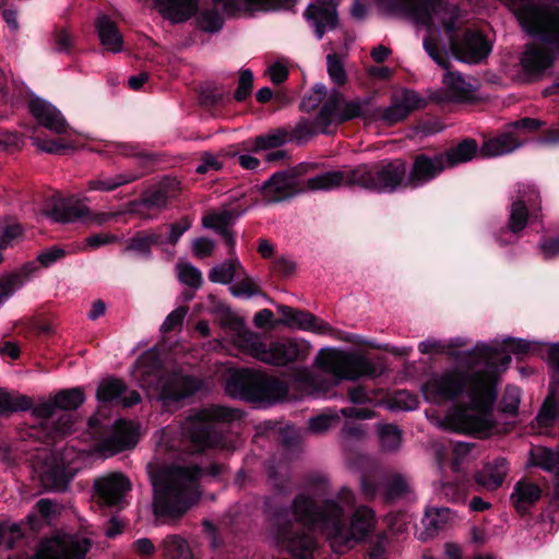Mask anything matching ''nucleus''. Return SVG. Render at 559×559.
<instances>
[{
  "instance_id": "nucleus-1",
  "label": "nucleus",
  "mask_w": 559,
  "mask_h": 559,
  "mask_svg": "<svg viewBox=\"0 0 559 559\" xmlns=\"http://www.w3.org/2000/svg\"><path fill=\"white\" fill-rule=\"evenodd\" d=\"M468 370L484 365L477 371L452 369L430 378L423 386L427 400L440 403L455 401L464 391L471 400V413L465 408L456 409L445 418L448 428L456 433L486 439L496 427L491 419L498 396L499 368L506 369L511 362L509 353L477 343L471 350L451 353Z\"/></svg>"
},
{
  "instance_id": "nucleus-2",
  "label": "nucleus",
  "mask_w": 559,
  "mask_h": 559,
  "mask_svg": "<svg viewBox=\"0 0 559 559\" xmlns=\"http://www.w3.org/2000/svg\"><path fill=\"white\" fill-rule=\"evenodd\" d=\"M344 515V508L334 499H325L319 504L311 496L298 493L290 508L278 507L273 511L271 526L278 544L296 558L313 557L318 547L313 531L326 536L333 552L343 555L355 543L364 540L374 525V512L368 507L355 510L348 531Z\"/></svg>"
},
{
  "instance_id": "nucleus-3",
  "label": "nucleus",
  "mask_w": 559,
  "mask_h": 559,
  "mask_svg": "<svg viewBox=\"0 0 559 559\" xmlns=\"http://www.w3.org/2000/svg\"><path fill=\"white\" fill-rule=\"evenodd\" d=\"M391 12L402 13L413 19L417 25L426 27L428 35L437 37L440 28L436 19L442 25L449 40L450 51L457 61L478 64L488 58L492 45L485 35L472 28L462 31L457 27L459 9L443 0H379Z\"/></svg>"
},
{
  "instance_id": "nucleus-4",
  "label": "nucleus",
  "mask_w": 559,
  "mask_h": 559,
  "mask_svg": "<svg viewBox=\"0 0 559 559\" xmlns=\"http://www.w3.org/2000/svg\"><path fill=\"white\" fill-rule=\"evenodd\" d=\"M521 28L538 41L527 43L520 57L523 74L540 80L559 60V5L524 3L514 9Z\"/></svg>"
},
{
  "instance_id": "nucleus-5",
  "label": "nucleus",
  "mask_w": 559,
  "mask_h": 559,
  "mask_svg": "<svg viewBox=\"0 0 559 559\" xmlns=\"http://www.w3.org/2000/svg\"><path fill=\"white\" fill-rule=\"evenodd\" d=\"M224 466L213 463L205 468L169 466L150 473L153 487V511L158 518H181L199 499L197 481L204 475L219 476Z\"/></svg>"
},
{
  "instance_id": "nucleus-6",
  "label": "nucleus",
  "mask_w": 559,
  "mask_h": 559,
  "mask_svg": "<svg viewBox=\"0 0 559 559\" xmlns=\"http://www.w3.org/2000/svg\"><path fill=\"white\" fill-rule=\"evenodd\" d=\"M407 163L403 158L383 159L356 167L330 170L307 180L308 190H332L357 186L376 193L395 192L406 182Z\"/></svg>"
},
{
  "instance_id": "nucleus-7",
  "label": "nucleus",
  "mask_w": 559,
  "mask_h": 559,
  "mask_svg": "<svg viewBox=\"0 0 559 559\" xmlns=\"http://www.w3.org/2000/svg\"><path fill=\"white\" fill-rule=\"evenodd\" d=\"M84 402V389L74 386L61 389L49 399L34 404L33 416L40 423L38 427H32L29 435L48 443L70 433L75 424L71 412L76 411Z\"/></svg>"
},
{
  "instance_id": "nucleus-8",
  "label": "nucleus",
  "mask_w": 559,
  "mask_h": 559,
  "mask_svg": "<svg viewBox=\"0 0 559 559\" xmlns=\"http://www.w3.org/2000/svg\"><path fill=\"white\" fill-rule=\"evenodd\" d=\"M236 411L224 406H212L193 411L181 426V444L190 453H203L222 447V425L236 419Z\"/></svg>"
},
{
  "instance_id": "nucleus-9",
  "label": "nucleus",
  "mask_w": 559,
  "mask_h": 559,
  "mask_svg": "<svg viewBox=\"0 0 559 559\" xmlns=\"http://www.w3.org/2000/svg\"><path fill=\"white\" fill-rule=\"evenodd\" d=\"M138 362L151 376L150 388L164 407H169L192 396L201 388V381L194 376L183 374L180 370H166L154 349L143 353Z\"/></svg>"
},
{
  "instance_id": "nucleus-10",
  "label": "nucleus",
  "mask_w": 559,
  "mask_h": 559,
  "mask_svg": "<svg viewBox=\"0 0 559 559\" xmlns=\"http://www.w3.org/2000/svg\"><path fill=\"white\" fill-rule=\"evenodd\" d=\"M364 117L362 104L359 99L346 102L343 93L333 88L322 104L319 112L311 122L300 118L294 129L289 127V142H301L317 133L330 134V127L343 124L356 118Z\"/></svg>"
},
{
  "instance_id": "nucleus-11",
  "label": "nucleus",
  "mask_w": 559,
  "mask_h": 559,
  "mask_svg": "<svg viewBox=\"0 0 559 559\" xmlns=\"http://www.w3.org/2000/svg\"><path fill=\"white\" fill-rule=\"evenodd\" d=\"M226 391L246 402L275 404L287 399L286 381L251 368H240L230 373Z\"/></svg>"
},
{
  "instance_id": "nucleus-12",
  "label": "nucleus",
  "mask_w": 559,
  "mask_h": 559,
  "mask_svg": "<svg viewBox=\"0 0 559 559\" xmlns=\"http://www.w3.org/2000/svg\"><path fill=\"white\" fill-rule=\"evenodd\" d=\"M539 192L533 186L521 185L516 195L511 197L510 213L507 226L496 234L495 239L499 246L504 247L515 241L527 226L530 218H537V212L542 210Z\"/></svg>"
},
{
  "instance_id": "nucleus-13",
  "label": "nucleus",
  "mask_w": 559,
  "mask_h": 559,
  "mask_svg": "<svg viewBox=\"0 0 559 559\" xmlns=\"http://www.w3.org/2000/svg\"><path fill=\"white\" fill-rule=\"evenodd\" d=\"M317 364L321 369L334 372L341 379L353 381L361 377H379L382 373L381 366L359 353L321 349Z\"/></svg>"
},
{
  "instance_id": "nucleus-14",
  "label": "nucleus",
  "mask_w": 559,
  "mask_h": 559,
  "mask_svg": "<svg viewBox=\"0 0 559 559\" xmlns=\"http://www.w3.org/2000/svg\"><path fill=\"white\" fill-rule=\"evenodd\" d=\"M253 357L262 362L273 366H287L295 361H302L308 356L309 347L299 344L296 340L282 338L270 344L254 341L250 345Z\"/></svg>"
},
{
  "instance_id": "nucleus-15",
  "label": "nucleus",
  "mask_w": 559,
  "mask_h": 559,
  "mask_svg": "<svg viewBox=\"0 0 559 559\" xmlns=\"http://www.w3.org/2000/svg\"><path fill=\"white\" fill-rule=\"evenodd\" d=\"M427 55L442 69L447 70L443 75V83L456 100H466L472 94V85L467 83L457 71H451V61L445 45L438 43V39L426 36L423 41Z\"/></svg>"
},
{
  "instance_id": "nucleus-16",
  "label": "nucleus",
  "mask_w": 559,
  "mask_h": 559,
  "mask_svg": "<svg viewBox=\"0 0 559 559\" xmlns=\"http://www.w3.org/2000/svg\"><path fill=\"white\" fill-rule=\"evenodd\" d=\"M412 164L408 173L406 171L405 186L411 188L423 187L436 178L444 170L445 164L439 151L426 150L411 155Z\"/></svg>"
},
{
  "instance_id": "nucleus-17",
  "label": "nucleus",
  "mask_w": 559,
  "mask_h": 559,
  "mask_svg": "<svg viewBox=\"0 0 559 559\" xmlns=\"http://www.w3.org/2000/svg\"><path fill=\"white\" fill-rule=\"evenodd\" d=\"M93 490L100 504L121 510L126 504V495L131 490V483L122 474H110L95 479Z\"/></svg>"
},
{
  "instance_id": "nucleus-18",
  "label": "nucleus",
  "mask_w": 559,
  "mask_h": 559,
  "mask_svg": "<svg viewBox=\"0 0 559 559\" xmlns=\"http://www.w3.org/2000/svg\"><path fill=\"white\" fill-rule=\"evenodd\" d=\"M48 215L57 223H73L80 219L104 225L118 216V213L98 212L93 213L87 206L79 204H69L63 201L55 203L49 210Z\"/></svg>"
},
{
  "instance_id": "nucleus-19",
  "label": "nucleus",
  "mask_w": 559,
  "mask_h": 559,
  "mask_svg": "<svg viewBox=\"0 0 559 559\" xmlns=\"http://www.w3.org/2000/svg\"><path fill=\"white\" fill-rule=\"evenodd\" d=\"M337 0H317L310 3L304 12L307 22L314 28L318 39L326 31L335 29L338 25Z\"/></svg>"
},
{
  "instance_id": "nucleus-20",
  "label": "nucleus",
  "mask_w": 559,
  "mask_h": 559,
  "mask_svg": "<svg viewBox=\"0 0 559 559\" xmlns=\"http://www.w3.org/2000/svg\"><path fill=\"white\" fill-rule=\"evenodd\" d=\"M276 308L282 316L277 321L278 324L319 334H326L332 331V326L328 322L309 311L295 309L286 305H276Z\"/></svg>"
},
{
  "instance_id": "nucleus-21",
  "label": "nucleus",
  "mask_w": 559,
  "mask_h": 559,
  "mask_svg": "<svg viewBox=\"0 0 559 559\" xmlns=\"http://www.w3.org/2000/svg\"><path fill=\"white\" fill-rule=\"evenodd\" d=\"M75 475L66 461L56 454H51L44 461L43 471L40 472V481L47 490L64 491Z\"/></svg>"
},
{
  "instance_id": "nucleus-22",
  "label": "nucleus",
  "mask_w": 559,
  "mask_h": 559,
  "mask_svg": "<svg viewBox=\"0 0 559 559\" xmlns=\"http://www.w3.org/2000/svg\"><path fill=\"white\" fill-rule=\"evenodd\" d=\"M91 549L87 538L74 539L69 543L47 542L43 544L31 559H84Z\"/></svg>"
},
{
  "instance_id": "nucleus-23",
  "label": "nucleus",
  "mask_w": 559,
  "mask_h": 559,
  "mask_svg": "<svg viewBox=\"0 0 559 559\" xmlns=\"http://www.w3.org/2000/svg\"><path fill=\"white\" fill-rule=\"evenodd\" d=\"M421 104L423 99L416 92L403 90L401 97L393 99L389 107L377 110V118L388 126H393L406 119Z\"/></svg>"
},
{
  "instance_id": "nucleus-24",
  "label": "nucleus",
  "mask_w": 559,
  "mask_h": 559,
  "mask_svg": "<svg viewBox=\"0 0 559 559\" xmlns=\"http://www.w3.org/2000/svg\"><path fill=\"white\" fill-rule=\"evenodd\" d=\"M28 109L32 116L44 128L57 133L63 134L68 130V122L61 111L49 102L33 97L28 103Z\"/></svg>"
},
{
  "instance_id": "nucleus-25",
  "label": "nucleus",
  "mask_w": 559,
  "mask_h": 559,
  "mask_svg": "<svg viewBox=\"0 0 559 559\" xmlns=\"http://www.w3.org/2000/svg\"><path fill=\"white\" fill-rule=\"evenodd\" d=\"M165 243V238L159 228H147L135 231L126 240L123 253H132L133 257L148 261L153 258L152 248Z\"/></svg>"
},
{
  "instance_id": "nucleus-26",
  "label": "nucleus",
  "mask_w": 559,
  "mask_h": 559,
  "mask_svg": "<svg viewBox=\"0 0 559 559\" xmlns=\"http://www.w3.org/2000/svg\"><path fill=\"white\" fill-rule=\"evenodd\" d=\"M302 189L286 171L273 174L262 186V192L270 202H281L295 197Z\"/></svg>"
},
{
  "instance_id": "nucleus-27",
  "label": "nucleus",
  "mask_w": 559,
  "mask_h": 559,
  "mask_svg": "<svg viewBox=\"0 0 559 559\" xmlns=\"http://www.w3.org/2000/svg\"><path fill=\"white\" fill-rule=\"evenodd\" d=\"M542 488L526 478L519 479L513 487L510 501L515 511L525 516L530 514L531 509L540 500Z\"/></svg>"
},
{
  "instance_id": "nucleus-28",
  "label": "nucleus",
  "mask_w": 559,
  "mask_h": 559,
  "mask_svg": "<svg viewBox=\"0 0 559 559\" xmlns=\"http://www.w3.org/2000/svg\"><path fill=\"white\" fill-rule=\"evenodd\" d=\"M238 0H213L214 7L198 10L197 12V26L205 33H218L224 24V14L216 8L218 4H223L226 11L237 9Z\"/></svg>"
},
{
  "instance_id": "nucleus-29",
  "label": "nucleus",
  "mask_w": 559,
  "mask_h": 559,
  "mask_svg": "<svg viewBox=\"0 0 559 559\" xmlns=\"http://www.w3.org/2000/svg\"><path fill=\"white\" fill-rule=\"evenodd\" d=\"M159 13L173 24L187 22L199 10V0H155Z\"/></svg>"
},
{
  "instance_id": "nucleus-30",
  "label": "nucleus",
  "mask_w": 559,
  "mask_h": 559,
  "mask_svg": "<svg viewBox=\"0 0 559 559\" xmlns=\"http://www.w3.org/2000/svg\"><path fill=\"white\" fill-rule=\"evenodd\" d=\"M289 126L270 129L267 132L248 139L242 144L247 151L258 153L278 148L289 142Z\"/></svg>"
},
{
  "instance_id": "nucleus-31",
  "label": "nucleus",
  "mask_w": 559,
  "mask_h": 559,
  "mask_svg": "<svg viewBox=\"0 0 559 559\" xmlns=\"http://www.w3.org/2000/svg\"><path fill=\"white\" fill-rule=\"evenodd\" d=\"M96 32L100 44L107 51L118 53L123 48V36L116 22L107 14H102L95 22Z\"/></svg>"
},
{
  "instance_id": "nucleus-32",
  "label": "nucleus",
  "mask_w": 559,
  "mask_h": 559,
  "mask_svg": "<svg viewBox=\"0 0 559 559\" xmlns=\"http://www.w3.org/2000/svg\"><path fill=\"white\" fill-rule=\"evenodd\" d=\"M136 440L127 421L119 419L112 427V432L104 438L102 448L111 453H119L135 445Z\"/></svg>"
},
{
  "instance_id": "nucleus-33",
  "label": "nucleus",
  "mask_w": 559,
  "mask_h": 559,
  "mask_svg": "<svg viewBox=\"0 0 559 559\" xmlns=\"http://www.w3.org/2000/svg\"><path fill=\"white\" fill-rule=\"evenodd\" d=\"M477 152L478 144L472 138H466L445 151H439L444 160L445 168H452L472 160L477 155Z\"/></svg>"
},
{
  "instance_id": "nucleus-34",
  "label": "nucleus",
  "mask_w": 559,
  "mask_h": 559,
  "mask_svg": "<svg viewBox=\"0 0 559 559\" xmlns=\"http://www.w3.org/2000/svg\"><path fill=\"white\" fill-rule=\"evenodd\" d=\"M508 473V462L503 457L495 460L492 466H488L485 471H477L474 474L475 483L488 490H496L502 486Z\"/></svg>"
},
{
  "instance_id": "nucleus-35",
  "label": "nucleus",
  "mask_w": 559,
  "mask_h": 559,
  "mask_svg": "<svg viewBox=\"0 0 559 559\" xmlns=\"http://www.w3.org/2000/svg\"><path fill=\"white\" fill-rule=\"evenodd\" d=\"M528 463L533 467H538L547 473H555L559 477V445L556 450L533 445L528 453Z\"/></svg>"
},
{
  "instance_id": "nucleus-36",
  "label": "nucleus",
  "mask_w": 559,
  "mask_h": 559,
  "mask_svg": "<svg viewBox=\"0 0 559 559\" xmlns=\"http://www.w3.org/2000/svg\"><path fill=\"white\" fill-rule=\"evenodd\" d=\"M36 269L33 262H26L19 269L8 275L0 276V305L8 300Z\"/></svg>"
},
{
  "instance_id": "nucleus-37",
  "label": "nucleus",
  "mask_w": 559,
  "mask_h": 559,
  "mask_svg": "<svg viewBox=\"0 0 559 559\" xmlns=\"http://www.w3.org/2000/svg\"><path fill=\"white\" fill-rule=\"evenodd\" d=\"M520 146L521 142H519L513 134L503 133L499 136L484 141L479 152L484 157H493L511 153Z\"/></svg>"
},
{
  "instance_id": "nucleus-38",
  "label": "nucleus",
  "mask_w": 559,
  "mask_h": 559,
  "mask_svg": "<svg viewBox=\"0 0 559 559\" xmlns=\"http://www.w3.org/2000/svg\"><path fill=\"white\" fill-rule=\"evenodd\" d=\"M128 386L121 379L108 377L104 379L96 391V399L99 403L120 404L122 395L127 393Z\"/></svg>"
},
{
  "instance_id": "nucleus-39",
  "label": "nucleus",
  "mask_w": 559,
  "mask_h": 559,
  "mask_svg": "<svg viewBox=\"0 0 559 559\" xmlns=\"http://www.w3.org/2000/svg\"><path fill=\"white\" fill-rule=\"evenodd\" d=\"M245 212L246 209H242L240 205H236L231 209H224L221 212L205 215L202 218V225L218 234L223 230L229 229L228 226Z\"/></svg>"
},
{
  "instance_id": "nucleus-40",
  "label": "nucleus",
  "mask_w": 559,
  "mask_h": 559,
  "mask_svg": "<svg viewBox=\"0 0 559 559\" xmlns=\"http://www.w3.org/2000/svg\"><path fill=\"white\" fill-rule=\"evenodd\" d=\"M535 421L539 428H550L559 421V394L550 390L544 400Z\"/></svg>"
},
{
  "instance_id": "nucleus-41",
  "label": "nucleus",
  "mask_w": 559,
  "mask_h": 559,
  "mask_svg": "<svg viewBox=\"0 0 559 559\" xmlns=\"http://www.w3.org/2000/svg\"><path fill=\"white\" fill-rule=\"evenodd\" d=\"M141 176L133 174H117L112 177L99 176L98 178L87 181L88 191L110 192L115 189L138 180Z\"/></svg>"
},
{
  "instance_id": "nucleus-42",
  "label": "nucleus",
  "mask_w": 559,
  "mask_h": 559,
  "mask_svg": "<svg viewBox=\"0 0 559 559\" xmlns=\"http://www.w3.org/2000/svg\"><path fill=\"white\" fill-rule=\"evenodd\" d=\"M34 408L33 400L24 394L12 395L3 389H0V416L10 415L17 411H32Z\"/></svg>"
},
{
  "instance_id": "nucleus-43",
  "label": "nucleus",
  "mask_w": 559,
  "mask_h": 559,
  "mask_svg": "<svg viewBox=\"0 0 559 559\" xmlns=\"http://www.w3.org/2000/svg\"><path fill=\"white\" fill-rule=\"evenodd\" d=\"M168 202L167 191L159 187L154 190H146L142 193L139 200L131 201L129 203L130 213H140V206L147 209L152 207H165Z\"/></svg>"
},
{
  "instance_id": "nucleus-44",
  "label": "nucleus",
  "mask_w": 559,
  "mask_h": 559,
  "mask_svg": "<svg viewBox=\"0 0 559 559\" xmlns=\"http://www.w3.org/2000/svg\"><path fill=\"white\" fill-rule=\"evenodd\" d=\"M199 100L205 108H216L228 105L231 98L229 92L224 91L223 87L212 86L200 92Z\"/></svg>"
},
{
  "instance_id": "nucleus-45",
  "label": "nucleus",
  "mask_w": 559,
  "mask_h": 559,
  "mask_svg": "<svg viewBox=\"0 0 559 559\" xmlns=\"http://www.w3.org/2000/svg\"><path fill=\"white\" fill-rule=\"evenodd\" d=\"M163 552L166 559H192L187 542L179 536H168L163 543Z\"/></svg>"
},
{
  "instance_id": "nucleus-46",
  "label": "nucleus",
  "mask_w": 559,
  "mask_h": 559,
  "mask_svg": "<svg viewBox=\"0 0 559 559\" xmlns=\"http://www.w3.org/2000/svg\"><path fill=\"white\" fill-rule=\"evenodd\" d=\"M238 269H242V266L237 258L227 260L210 271L209 280L212 283L229 284Z\"/></svg>"
},
{
  "instance_id": "nucleus-47",
  "label": "nucleus",
  "mask_w": 559,
  "mask_h": 559,
  "mask_svg": "<svg viewBox=\"0 0 559 559\" xmlns=\"http://www.w3.org/2000/svg\"><path fill=\"white\" fill-rule=\"evenodd\" d=\"M409 491L406 479L401 474H395L386 484L383 492L384 501L392 503L403 498Z\"/></svg>"
},
{
  "instance_id": "nucleus-48",
  "label": "nucleus",
  "mask_w": 559,
  "mask_h": 559,
  "mask_svg": "<svg viewBox=\"0 0 559 559\" xmlns=\"http://www.w3.org/2000/svg\"><path fill=\"white\" fill-rule=\"evenodd\" d=\"M66 255H67V251L58 246H53V247L43 250L37 255L36 260L32 261L35 264L36 269L34 270V272H32V274L24 282V284L38 271L39 266L37 265V262L39 263V265L41 267L47 269V267H50L51 265H53L55 263H57L58 261L62 260L63 258H66Z\"/></svg>"
},
{
  "instance_id": "nucleus-49",
  "label": "nucleus",
  "mask_w": 559,
  "mask_h": 559,
  "mask_svg": "<svg viewBox=\"0 0 559 559\" xmlns=\"http://www.w3.org/2000/svg\"><path fill=\"white\" fill-rule=\"evenodd\" d=\"M521 402V391L515 385H507L499 404V411L503 414L515 416Z\"/></svg>"
},
{
  "instance_id": "nucleus-50",
  "label": "nucleus",
  "mask_w": 559,
  "mask_h": 559,
  "mask_svg": "<svg viewBox=\"0 0 559 559\" xmlns=\"http://www.w3.org/2000/svg\"><path fill=\"white\" fill-rule=\"evenodd\" d=\"M328 88L323 83H317L311 90L309 95H305L300 102L299 108L301 111L311 112L317 109L325 99Z\"/></svg>"
},
{
  "instance_id": "nucleus-51",
  "label": "nucleus",
  "mask_w": 559,
  "mask_h": 559,
  "mask_svg": "<svg viewBox=\"0 0 559 559\" xmlns=\"http://www.w3.org/2000/svg\"><path fill=\"white\" fill-rule=\"evenodd\" d=\"M118 150L120 154L124 156H132L138 158L140 165L144 168H150L157 160L156 154L140 150L138 145H133L130 143L119 144Z\"/></svg>"
},
{
  "instance_id": "nucleus-52",
  "label": "nucleus",
  "mask_w": 559,
  "mask_h": 559,
  "mask_svg": "<svg viewBox=\"0 0 559 559\" xmlns=\"http://www.w3.org/2000/svg\"><path fill=\"white\" fill-rule=\"evenodd\" d=\"M449 513L450 509L448 508L428 510L423 519V523L426 526V530L430 533H435L443 528L449 519Z\"/></svg>"
},
{
  "instance_id": "nucleus-53",
  "label": "nucleus",
  "mask_w": 559,
  "mask_h": 559,
  "mask_svg": "<svg viewBox=\"0 0 559 559\" xmlns=\"http://www.w3.org/2000/svg\"><path fill=\"white\" fill-rule=\"evenodd\" d=\"M248 10L251 11H275L280 9H290L296 0H242Z\"/></svg>"
},
{
  "instance_id": "nucleus-54",
  "label": "nucleus",
  "mask_w": 559,
  "mask_h": 559,
  "mask_svg": "<svg viewBox=\"0 0 559 559\" xmlns=\"http://www.w3.org/2000/svg\"><path fill=\"white\" fill-rule=\"evenodd\" d=\"M379 437L381 445L388 451L399 449L401 443V430L392 424H384L380 427Z\"/></svg>"
},
{
  "instance_id": "nucleus-55",
  "label": "nucleus",
  "mask_w": 559,
  "mask_h": 559,
  "mask_svg": "<svg viewBox=\"0 0 559 559\" xmlns=\"http://www.w3.org/2000/svg\"><path fill=\"white\" fill-rule=\"evenodd\" d=\"M326 62L328 73L331 81L338 86H343L344 84H346L347 74L340 56L335 52L329 53L326 56Z\"/></svg>"
},
{
  "instance_id": "nucleus-56",
  "label": "nucleus",
  "mask_w": 559,
  "mask_h": 559,
  "mask_svg": "<svg viewBox=\"0 0 559 559\" xmlns=\"http://www.w3.org/2000/svg\"><path fill=\"white\" fill-rule=\"evenodd\" d=\"M22 537L23 532L19 524L9 525L7 522L0 521V547L4 546L5 549H13L15 542Z\"/></svg>"
},
{
  "instance_id": "nucleus-57",
  "label": "nucleus",
  "mask_w": 559,
  "mask_h": 559,
  "mask_svg": "<svg viewBox=\"0 0 559 559\" xmlns=\"http://www.w3.org/2000/svg\"><path fill=\"white\" fill-rule=\"evenodd\" d=\"M253 88V73L249 69L240 71L238 86L233 95L236 102H245L252 93Z\"/></svg>"
},
{
  "instance_id": "nucleus-58",
  "label": "nucleus",
  "mask_w": 559,
  "mask_h": 559,
  "mask_svg": "<svg viewBox=\"0 0 559 559\" xmlns=\"http://www.w3.org/2000/svg\"><path fill=\"white\" fill-rule=\"evenodd\" d=\"M179 281L190 288L198 289L202 285V273L190 263L179 265Z\"/></svg>"
},
{
  "instance_id": "nucleus-59",
  "label": "nucleus",
  "mask_w": 559,
  "mask_h": 559,
  "mask_svg": "<svg viewBox=\"0 0 559 559\" xmlns=\"http://www.w3.org/2000/svg\"><path fill=\"white\" fill-rule=\"evenodd\" d=\"M417 406V396L405 390L395 392L390 400V408L392 409L413 411Z\"/></svg>"
},
{
  "instance_id": "nucleus-60",
  "label": "nucleus",
  "mask_w": 559,
  "mask_h": 559,
  "mask_svg": "<svg viewBox=\"0 0 559 559\" xmlns=\"http://www.w3.org/2000/svg\"><path fill=\"white\" fill-rule=\"evenodd\" d=\"M189 308L187 306H180L173 310L165 319L160 326V332L168 333L177 328L181 326Z\"/></svg>"
},
{
  "instance_id": "nucleus-61",
  "label": "nucleus",
  "mask_w": 559,
  "mask_h": 559,
  "mask_svg": "<svg viewBox=\"0 0 559 559\" xmlns=\"http://www.w3.org/2000/svg\"><path fill=\"white\" fill-rule=\"evenodd\" d=\"M22 144L23 139L17 132L0 130V152L14 153Z\"/></svg>"
},
{
  "instance_id": "nucleus-62",
  "label": "nucleus",
  "mask_w": 559,
  "mask_h": 559,
  "mask_svg": "<svg viewBox=\"0 0 559 559\" xmlns=\"http://www.w3.org/2000/svg\"><path fill=\"white\" fill-rule=\"evenodd\" d=\"M192 219L188 216L181 217L179 221L169 225V236L165 242L173 246L177 245L181 236L191 228Z\"/></svg>"
},
{
  "instance_id": "nucleus-63",
  "label": "nucleus",
  "mask_w": 559,
  "mask_h": 559,
  "mask_svg": "<svg viewBox=\"0 0 559 559\" xmlns=\"http://www.w3.org/2000/svg\"><path fill=\"white\" fill-rule=\"evenodd\" d=\"M118 236L111 234H93L85 238L82 250H94L105 245L118 241Z\"/></svg>"
},
{
  "instance_id": "nucleus-64",
  "label": "nucleus",
  "mask_w": 559,
  "mask_h": 559,
  "mask_svg": "<svg viewBox=\"0 0 559 559\" xmlns=\"http://www.w3.org/2000/svg\"><path fill=\"white\" fill-rule=\"evenodd\" d=\"M504 346L509 352L515 355L534 354L536 350V345L534 343L522 338L509 337L504 341Z\"/></svg>"
}]
</instances>
